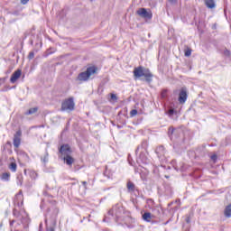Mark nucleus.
Returning <instances> with one entry per match:
<instances>
[{
    "label": "nucleus",
    "instance_id": "obj_21",
    "mask_svg": "<svg viewBox=\"0 0 231 231\" xmlns=\"http://www.w3.org/2000/svg\"><path fill=\"white\" fill-rule=\"evenodd\" d=\"M17 185H23V176L17 177Z\"/></svg>",
    "mask_w": 231,
    "mask_h": 231
},
{
    "label": "nucleus",
    "instance_id": "obj_17",
    "mask_svg": "<svg viewBox=\"0 0 231 231\" xmlns=\"http://www.w3.org/2000/svg\"><path fill=\"white\" fill-rule=\"evenodd\" d=\"M29 176L32 178V180H37L39 174H37V171H31Z\"/></svg>",
    "mask_w": 231,
    "mask_h": 231
},
{
    "label": "nucleus",
    "instance_id": "obj_6",
    "mask_svg": "<svg viewBox=\"0 0 231 231\" xmlns=\"http://www.w3.org/2000/svg\"><path fill=\"white\" fill-rule=\"evenodd\" d=\"M21 136H23V132L21 130H18L14 135L13 144L15 149H19V146L21 145Z\"/></svg>",
    "mask_w": 231,
    "mask_h": 231
},
{
    "label": "nucleus",
    "instance_id": "obj_5",
    "mask_svg": "<svg viewBox=\"0 0 231 231\" xmlns=\"http://www.w3.org/2000/svg\"><path fill=\"white\" fill-rule=\"evenodd\" d=\"M136 14L143 19H152V12H151V10L147 11L145 8H140L137 10Z\"/></svg>",
    "mask_w": 231,
    "mask_h": 231
},
{
    "label": "nucleus",
    "instance_id": "obj_20",
    "mask_svg": "<svg viewBox=\"0 0 231 231\" xmlns=\"http://www.w3.org/2000/svg\"><path fill=\"white\" fill-rule=\"evenodd\" d=\"M192 55V50L188 49L185 51V57H190Z\"/></svg>",
    "mask_w": 231,
    "mask_h": 231
},
{
    "label": "nucleus",
    "instance_id": "obj_9",
    "mask_svg": "<svg viewBox=\"0 0 231 231\" xmlns=\"http://www.w3.org/2000/svg\"><path fill=\"white\" fill-rule=\"evenodd\" d=\"M155 152L158 158L165 156V147H163V145H160L159 147L156 148Z\"/></svg>",
    "mask_w": 231,
    "mask_h": 231
},
{
    "label": "nucleus",
    "instance_id": "obj_10",
    "mask_svg": "<svg viewBox=\"0 0 231 231\" xmlns=\"http://www.w3.org/2000/svg\"><path fill=\"white\" fill-rule=\"evenodd\" d=\"M143 221H146V223H151L152 219H154V215L149 212H145L144 214H143Z\"/></svg>",
    "mask_w": 231,
    "mask_h": 231
},
{
    "label": "nucleus",
    "instance_id": "obj_3",
    "mask_svg": "<svg viewBox=\"0 0 231 231\" xmlns=\"http://www.w3.org/2000/svg\"><path fill=\"white\" fill-rule=\"evenodd\" d=\"M95 73H97V67H88L86 71L79 74L78 80L86 82V80H89V77L95 75Z\"/></svg>",
    "mask_w": 231,
    "mask_h": 231
},
{
    "label": "nucleus",
    "instance_id": "obj_37",
    "mask_svg": "<svg viewBox=\"0 0 231 231\" xmlns=\"http://www.w3.org/2000/svg\"><path fill=\"white\" fill-rule=\"evenodd\" d=\"M20 222L23 223V219H21Z\"/></svg>",
    "mask_w": 231,
    "mask_h": 231
},
{
    "label": "nucleus",
    "instance_id": "obj_34",
    "mask_svg": "<svg viewBox=\"0 0 231 231\" xmlns=\"http://www.w3.org/2000/svg\"><path fill=\"white\" fill-rule=\"evenodd\" d=\"M108 214H109L110 216H113V210H109V211H108Z\"/></svg>",
    "mask_w": 231,
    "mask_h": 231
},
{
    "label": "nucleus",
    "instance_id": "obj_22",
    "mask_svg": "<svg viewBox=\"0 0 231 231\" xmlns=\"http://www.w3.org/2000/svg\"><path fill=\"white\" fill-rule=\"evenodd\" d=\"M161 97H162V98H166V97H167V89H164V90L162 91Z\"/></svg>",
    "mask_w": 231,
    "mask_h": 231
},
{
    "label": "nucleus",
    "instance_id": "obj_32",
    "mask_svg": "<svg viewBox=\"0 0 231 231\" xmlns=\"http://www.w3.org/2000/svg\"><path fill=\"white\" fill-rule=\"evenodd\" d=\"M82 183V185L85 187V189H86V185H88V182L87 181H82L81 182Z\"/></svg>",
    "mask_w": 231,
    "mask_h": 231
},
{
    "label": "nucleus",
    "instance_id": "obj_30",
    "mask_svg": "<svg viewBox=\"0 0 231 231\" xmlns=\"http://www.w3.org/2000/svg\"><path fill=\"white\" fill-rule=\"evenodd\" d=\"M14 223H16V221L15 220H11L10 221V226H14Z\"/></svg>",
    "mask_w": 231,
    "mask_h": 231
},
{
    "label": "nucleus",
    "instance_id": "obj_35",
    "mask_svg": "<svg viewBox=\"0 0 231 231\" xmlns=\"http://www.w3.org/2000/svg\"><path fill=\"white\" fill-rule=\"evenodd\" d=\"M51 231H55V229L54 228H51Z\"/></svg>",
    "mask_w": 231,
    "mask_h": 231
},
{
    "label": "nucleus",
    "instance_id": "obj_16",
    "mask_svg": "<svg viewBox=\"0 0 231 231\" xmlns=\"http://www.w3.org/2000/svg\"><path fill=\"white\" fill-rule=\"evenodd\" d=\"M129 192H134V183L128 181L126 184Z\"/></svg>",
    "mask_w": 231,
    "mask_h": 231
},
{
    "label": "nucleus",
    "instance_id": "obj_24",
    "mask_svg": "<svg viewBox=\"0 0 231 231\" xmlns=\"http://www.w3.org/2000/svg\"><path fill=\"white\" fill-rule=\"evenodd\" d=\"M33 57H35V53H33V51H31V52L29 53V55H28V59H29L30 60H32V59H33Z\"/></svg>",
    "mask_w": 231,
    "mask_h": 231
},
{
    "label": "nucleus",
    "instance_id": "obj_12",
    "mask_svg": "<svg viewBox=\"0 0 231 231\" xmlns=\"http://www.w3.org/2000/svg\"><path fill=\"white\" fill-rule=\"evenodd\" d=\"M205 5L208 8H216V2L214 0H205Z\"/></svg>",
    "mask_w": 231,
    "mask_h": 231
},
{
    "label": "nucleus",
    "instance_id": "obj_7",
    "mask_svg": "<svg viewBox=\"0 0 231 231\" xmlns=\"http://www.w3.org/2000/svg\"><path fill=\"white\" fill-rule=\"evenodd\" d=\"M187 88H182L179 93V102L180 104H185L187 102Z\"/></svg>",
    "mask_w": 231,
    "mask_h": 231
},
{
    "label": "nucleus",
    "instance_id": "obj_1",
    "mask_svg": "<svg viewBox=\"0 0 231 231\" xmlns=\"http://www.w3.org/2000/svg\"><path fill=\"white\" fill-rule=\"evenodd\" d=\"M134 77L135 80L137 79H142V77H144L145 82L151 84V82H152V77H154V75H152V72H151L149 69L139 66L134 69Z\"/></svg>",
    "mask_w": 231,
    "mask_h": 231
},
{
    "label": "nucleus",
    "instance_id": "obj_4",
    "mask_svg": "<svg viewBox=\"0 0 231 231\" xmlns=\"http://www.w3.org/2000/svg\"><path fill=\"white\" fill-rule=\"evenodd\" d=\"M75 110V101L73 97H69L61 103V111H66L67 113H71Z\"/></svg>",
    "mask_w": 231,
    "mask_h": 231
},
{
    "label": "nucleus",
    "instance_id": "obj_29",
    "mask_svg": "<svg viewBox=\"0 0 231 231\" xmlns=\"http://www.w3.org/2000/svg\"><path fill=\"white\" fill-rule=\"evenodd\" d=\"M30 0H21L22 5H27Z\"/></svg>",
    "mask_w": 231,
    "mask_h": 231
},
{
    "label": "nucleus",
    "instance_id": "obj_8",
    "mask_svg": "<svg viewBox=\"0 0 231 231\" xmlns=\"http://www.w3.org/2000/svg\"><path fill=\"white\" fill-rule=\"evenodd\" d=\"M21 75H23V71L21 69L14 71L10 78L11 84H15L17 80L21 79Z\"/></svg>",
    "mask_w": 231,
    "mask_h": 231
},
{
    "label": "nucleus",
    "instance_id": "obj_19",
    "mask_svg": "<svg viewBox=\"0 0 231 231\" xmlns=\"http://www.w3.org/2000/svg\"><path fill=\"white\" fill-rule=\"evenodd\" d=\"M138 115V110H136V109H133V110H131V112H130V116H136Z\"/></svg>",
    "mask_w": 231,
    "mask_h": 231
},
{
    "label": "nucleus",
    "instance_id": "obj_33",
    "mask_svg": "<svg viewBox=\"0 0 231 231\" xmlns=\"http://www.w3.org/2000/svg\"><path fill=\"white\" fill-rule=\"evenodd\" d=\"M170 3H176L178 0H168Z\"/></svg>",
    "mask_w": 231,
    "mask_h": 231
},
{
    "label": "nucleus",
    "instance_id": "obj_11",
    "mask_svg": "<svg viewBox=\"0 0 231 231\" xmlns=\"http://www.w3.org/2000/svg\"><path fill=\"white\" fill-rule=\"evenodd\" d=\"M41 162L45 165L48 163V162H50V153L48 152V150H46L44 154L41 156Z\"/></svg>",
    "mask_w": 231,
    "mask_h": 231
},
{
    "label": "nucleus",
    "instance_id": "obj_31",
    "mask_svg": "<svg viewBox=\"0 0 231 231\" xmlns=\"http://www.w3.org/2000/svg\"><path fill=\"white\" fill-rule=\"evenodd\" d=\"M186 223H190V217H186Z\"/></svg>",
    "mask_w": 231,
    "mask_h": 231
},
{
    "label": "nucleus",
    "instance_id": "obj_28",
    "mask_svg": "<svg viewBox=\"0 0 231 231\" xmlns=\"http://www.w3.org/2000/svg\"><path fill=\"white\" fill-rule=\"evenodd\" d=\"M168 115H170V116H172V115H174V109H170L168 111Z\"/></svg>",
    "mask_w": 231,
    "mask_h": 231
},
{
    "label": "nucleus",
    "instance_id": "obj_36",
    "mask_svg": "<svg viewBox=\"0 0 231 231\" xmlns=\"http://www.w3.org/2000/svg\"><path fill=\"white\" fill-rule=\"evenodd\" d=\"M214 158H216V156H212V160H214Z\"/></svg>",
    "mask_w": 231,
    "mask_h": 231
},
{
    "label": "nucleus",
    "instance_id": "obj_25",
    "mask_svg": "<svg viewBox=\"0 0 231 231\" xmlns=\"http://www.w3.org/2000/svg\"><path fill=\"white\" fill-rule=\"evenodd\" d=\"M13 214L14 217H19V211L17 209H14Z\"/></svg>",
    "mask_w": 231,
    "mask_h": 231
},
{
    "label": "nucleus",
    "instance_id": "obj_23",
    "mask_svg": "<svg viewBox=\"0 0 231 231\" xmlns=\"http://www.w3.org/2000/svg\"><path fill=\"white\" fill-rule=\"evenodd\" d=\"M224 55H225L226 57H230V51H228V49H225V50H224Z\"/></svg>",
    "mask_w": 231,
    "mask_h": 231
},
{
    "label": "nucleus",
    "instance_id": "obj_26",
    "mask_svg": "<svg viewBox=\"0 0 231 231\" xmlns=\"http://www.w3.org/2000/svg\"><path fill=\"white\" fill-rule=\"evenodd\" d=\"M110 97H111V100H118V97H116V95L115 94H111Z\"/></svg>",
    "mask_w": 231,
    "mask_h": 231
},
{
    "label": "nucleus",
    "instance_id": "obj_2",
    "mask_svg": "<svg viewBox=\"0 0 231 231\" xmlns=\"http://www.w3.org/2000/svg\"><path fill=\"white\" fill-rule=\"evenodd\" d=\"M60 152L61 156H63L64 162L67 163V165H73V162L75 160L73 157H71V148L68 144H63L60 148Z\"/></svg>",
    "mask_w": 231,
    "mask_h": 231
},
{
    "label": "nucleus",
    "instance_id": "obj_14",
    "mask_svg": "<svg viewBox=\"0 0 231 231\" xmlns=\"http://www.w3.org/2000/svg\"><path fill=\"white\" fill-rule=\"evenodd\" d=\"M39 111V107L35 106L32 108H30L27 112H25L26 116H30V115H35V113H37Z\"/></svg>",
    "mask_w": 231,
    "mask_h": 231
},
{
    "label": "nucleus",
    "instance_id": "obj_13",
    "mask_svg": "<svg viewBox=\"0 0 231 231\" xmlns=\"http://www.w3.org/2000/svg\"><path fill=\"white\" fill-rule=\"evenodd\" d=\"M224 216L226 217H231V204L227 205L224 210Z\"/></svg>",
    "mask_w": 231,
    "mask_h": 231
},
{
    "label": "nucleus",
    "instance_id": "obj_18",
    "mask_svg": "<svg viewBox=\"0 0 231 231\" xmlns=\"http://www.w3.org/2000/svg\"><path fill=\"white\" fill-rule=\"evenodd\" d=\"M10 171H12V172H16L17 171V163L15 162H11L10 166H9Z\"/></svg>",
    "mask_w": 231,
    "mask_h": 231
},
{
    "label": "nucleus",
    "instance_id": "obj_15",
    "mask_svg": "<svg viewBox=\"0 0 231 231\" xmlns=\"http://www.w3.org/2000/svg\"><path fill=\"white\" fill-rule=\"evenodd\" d=\"M2 181H10V172H5L1 175Z\"/></svg>",
    "mask_w": 231,
    "mask_h": 231
},
{
    "label": "nucleus",
    "instance_id": "obj_27",
    "mask_svg": "<svg viewBox=\"0 0 231 231\" xmlns=\"http://www.w3.org/2000/svg\"><path fill=\"white\" fill-rule=\"evenodd\" d=\"M168 133H169V134H174V128L170 127Z\"/></svg>",
    "mask_w": 231,
    "mask_h": 231
}]
</instances>
